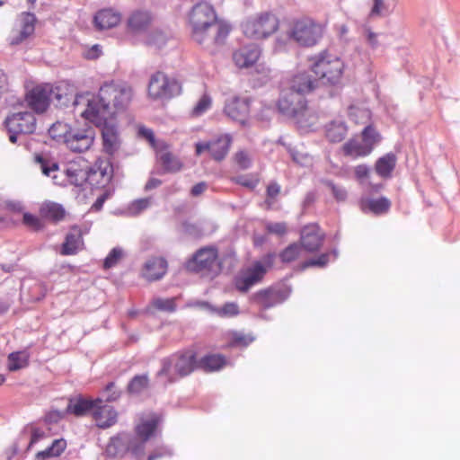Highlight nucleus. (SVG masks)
<instances>
[{"label":"nucleus","instance_id":"nucleus-22","mask_svg":"<svg viewBox=\"0 0 460 460\" xmlns=\"http://www.w3.org/2000/svg\"><path fill=\"white\" fill-rule=\"evenodd\" d=\"M318 80L310 72L305 71L295 75L289 82V90L297 96L312 93L318 86Z\"/></svg>","mask_w":460,"mask_h":460},{"label":"nucleus","instance_id":"nucleus-40","mask_svg":"<svg viewBox=\"0 0 460 460\" xmlns=\"http://www.w3.org/2000/svg\"><path fill=\"white\" fill-rule=\"evenodd\" d=\"M337 257H338V251L336 249H334L329 252L322 253L321 255H319L316 258H312V259L305 261L302 264V270H305L309 267H314V266L320 267V268L325 267L331 260L334 261V260H336Z\"/></svg>","mask_w":460,"mask_h":460},{"label":"nucleus","instance_id":"nucleus-51","mask_svg":"<svg viewBox=\"0 0 460 460\" xmlns=\"http://www.w3.org/2000/svg\"><path fill=\"white\" fill-rule=\"evenodd\" d=\"M369 15L371 17H380L390 13L389 4L385 0H372Z\"/></svg>","mask_w":460,"mask_h":460},{"label":"nucleus","instance_id":"nucleus-15","mask_svg":"<svg viewBox=\"0 0 460 460\" xmlns=\"http://www.w3.org/2000/svg\"><path fill=\"white\" fill-rule=\"evenodd\" d=\"M290 290L284 286L270 287L256 292L252 300L261 309L266 310L282 304L289 296Z\"/></svg>","mask_w":460,"mask_h":460},{"label":"nucleus","instance_id":"nucleus-17","mask_svg":"<svg viewBox=\"0 0 460 460\" xmlns=\"http://www.w3.org/2000/svg\"><path fill=\"white\" fill-rule=\"evenodd\" d=\"M154 21L153 13L146 9H136L126 19V31L132 36L146 33Z\"/></svg>","mask_w":460,"mask_h":460},{"label":"nucleus","instance_id":"nucleus-3","mask_svg":"<svg viewBox=\"0 0 460 460\" xmlns=\"http://www.w3.org/2000/svg\"><path fill=\"white\" fill-rule=\"evenodd\" d=\"M35 163L40 166L44 175L53 179L55 184L62 185L64 183V180L59 181L58 174H60L65 176L67 182L72 185L77 187L87 186V165L83 166L78 163H70L61 171L58 162L43 155H37Z\"/></svg>","mask_w":460,"mask_h":460},{"label":"nucleus","instance_id":"nucleus-13","mask_svg":"<svg viewBox=\"0 0 460 460\" xmlns=\"http://www.w3.org/2000/svg\"><path fill=\"white\" fill-rule=\"evenodd\" d=\"M232 137L228 134L219 135L210 138L208 141H199L195 144V153L200 155L208 151L211 157L217 162L225 159L228 154Z\"/></svg>","mask_w":460,"mask_h":460},{"label":"nucleus","instance_id":"nucleus-47","mask_svg":"<svg viewBox=\"0 0 460 460\" xmlns=\"http://www.w3.org/2000/svg\"><path fill=\"white\" fill-rule=\"evenodd\" d=\"M361 141L365 143L367 146H372V150L376 144L380 141V135L378 132L373 128L371 125H368L364 128L362 130V139Z\"/></svg>","mask_w":460,"mask_h":460},{"label":"nucleus","instance_id":"nucleus-63","mask_svg":"<svg viewBox=\"0 0 460 460\" xmlns=\"http://www.w3.org/2000/svg\"><path fill=\"white\" fill-rule=\"evenodd\" d=\"M208 188V184L204 181H200L197 184H195L191 190H190V194L193 196V197H197L200 194H202Z\"/></svg>","mask_w":460,"mask_h":460},{"label":"nucleus","instance_id":"nucleus-2","mask_svg":"<svg viewBox=\"0 0 460 460\" xmlns=\"http://www.w3.org/2000/svg\"><path fill=\"white\" fill-rule=\"evenodd\" d=\"M191 37L199 45H222L225 43L231 27L218 21L214 7L206 3L196 4L189 13Z\"/></svg>","mask_w":460,"mask_h":460},{"label":"nucleus","instance_id":"nucleus-64","mask_svg":"<svg viewBox=\"0 0 460 460\" xmlns=\"http://www.w3.org/2000/svg\"><path fill=\"white\" fill-rule=\"evenodd\" d=\"M280 192V186L277 182H271L267 187V197L274 199Z\"/></svg>","mask_w":460,"mask_h":460},{"label":"nucleus","instance_id":"nucleus-12","mask_svg":"<svg viewBox=\"0 0 460 460\" xmlns=\"http://www.w3.org/2000/svg\"><path fill=\"white\" fill-rule=\"evenodd\" d=\"M218 251L214 246L199 249L185 263L187 270L194 273H210L217 267Z\"/></svg>","mask_w":460,"mask_h":460},{"label":"nucleus","instance_id":"nucleus-29","mask_svg":"<svg viewBox=\"0 0 460 460\" xmlns=\"http://www.w3.org/2000/svg\"><path fill=\"white\" fill-rule=\"evenodd\" d=\"M36 16L32 13H23L21 19V30L17 35L13 36L10 43L19 45L34 33Z\"/></svg>","mask_w":460,"mask_h":460},{"label":"nucleus","instance_id":"nucleus-58","mask_svg":"<svg viewBox=\"0 0 460 460\" xmlns=\"http://www.w3.org/2000/svg\"><path fill=\"white\" fill-rule=\"evenodd\" d=\"M238 305L235 303H226L217 310V314L220 316H234L238 314Z\"/></svg>","mask_w":460,"mask_h":460},{"label":"nucleus","instance_id":"nucleus-25","mask_svg":"<svg viewBox=\"0 0 460 460\" xmlns=\"http://www.w3.org/2000/svg\"><path fill=\"white\" fill-rule=\"evenodd\" d=\"M168 263L163 257H152L143 265L141 275L152 282L161 279L167 272Z\"/></svg>","mask_w":460,"mask_h":460},{"label":"nucleus","instance_id":"nucleus-50","mask_svg":"<svg viewBox=\"0 0 460 460\" xmlns=\"http://www.w3.org/2000/svg\"><path fill=\"white\" fill-rule=\"evenodd\" d=\"M152 198H143L132 201L128 207L129 213L137 216L150 207Z\"/></svg>","mask_w":460,"mask_h":460},{"label":"nucleus","instance_id":"nucleus-19","mask_svg":"<svg viewBox=\"0 0 460 460\" xmlns=\"http://www.w3.org/2000/svg\"><path fill=\"white\" fill-rule=\"evenodd\" d=\"M225 114L232 120L245 125L250 113V100L246 97L234 96L227 99L224 108Z\"/></svg>","mask_w":460,"mask_h":460},{"label":"nucleus","instance_id":"nucleus-41","mask_svg":"<svg viewBox=\"0 0 460 460\" xmlns=\"http://www.w3.org/2000/svg\"><path fill=\"white\" fill-rule=\"evenodd\" d=\"M40 213L44 217L58 222L64 218L66 211L59 204L49 203L41 208Z\"/></svg>","mask_w":460,"mask_h":460},{"label":"nucleus","instance_id":"nucleus-23","mask_svg":"<svg viewBox=\"0 0 460 460\" xmlns=\"http://www.w3.org/2000/svg\"><path fill=\"white\" fill-rule=\"evenodd\" d=\"M29 106L37 113H43L51 102L49 84L34 87L26 97Z\"/></svg>","mask_w":460,"mask_h":460},{"label":"nucleus","instance_id":"nucleus-56","mask_svg":"<svg viewBox=\"0 0 460 460\" xmlns=\"http://www.w3.org/2000/svg\"><path fill=\"white\" fill-rule=\"evenodd\" d=\"M181 227L183 233L190 237L199 238L202 235V229L194 223L184 221Z\"/></svg>","mask_w":460,"mask_h":460},{"label":"nucleus","instance_id":"nucleus-43","mask_svg":"<svg viewBox=\"0 0 460 460\" xmlns=\"http://www.w3.org/2000/svg\"><path fill=\"white\" fill-rule=\"evenodd\" d=\"M302 252V247L297 243H293L286 247L279 254V257L282 263H291L299 258Z\"/></svg>","mask_w":460,"mask_h":460},{"label":"nucleus","instance_id":"nucleus-26","mask_svg":"<svg viewBox=\"0 0 460 460\" xmlns=\"http://www.w3.org/2000/svg\"><path fill=\"white\" fill-rule=\"evenodd\" d=\"M323 239L324 234L315 225L306 226L301 231V247L309 252L318 251L323 243Z\"/></svg>","mask_w":460,"mask_h":460},{"label":"nucleus","instance_id":"nucleus-53","mask_svg":"<svg viewBox=\"0 0 460 460\" xmlns=\"http://www.w3.org/2000/svg\"><path fill=\"white\" fill-rule=\"evenodd\" d=\"M279 143L281 144L282 146H284L287 149V151L288 152V154L290 155L292 160L296 163V164H302L304 165L307 159H308V156L306 155H303L301 153H299L295 147H293L290 144H287L285 143L282 138H279Z\"/></svg>","mask_w":460,"mask_h":460},{"label":"nucleus","instance_id":"nucleus-20","mask_svg":"<svg viewBox=\"0 0 460 460\" xmlns=\"http://www.w3.org/2000/svg\"><path fill=\"white\" fill-rule=\"evenodd\" d=\"M266 274V268L261 261H254L243 274L235 278V287L240 292H247L261 282Z\"/></svg>","mask_w":460,"mask_h":460},{"label":"nucleus","instance_id":"nucleus-45","mask_svg":"<svg viewBox=\"0 0 460 460\" xmlns=\"http://www.w3.org/2000/svg\"><path fill=\"white\" fill-rule=\"evenodd\" d=\"M322 183L331 190L337 202H343L347 199L348 192L343 186L335 184L332 180H323Z\"/></svg>","mask_w":460,"mask_h":460},{"label":"nucleus","instance_id":"nucleus-54","mask_svg":"<svg viewBox=\"0 0 460 460\" xmlns=\"http://www.w3.org/2000/svg\"><path fill=\"white\" fill-rule=\"evenodd\" d=\"M267 233L283 236L288 233V226L285 222H268L265 225Z\"/></svg>","mask_w":460,"mask_h":460},{"label":"nucleus","instance_id":"nucleus-32","mask_svg":"<svg viewBox=\"0 0 460 460\" xmlns=\"http://www.w3.org/2000/svg\"><path fill=\"white\" fill-rule=\"evenodd\" d=\"M343 154L352 158L364 157L372 152V146H367L359 139H349L342 146Z\"/></svg>","mask_w":460,"mask_h":460},{"label":"nucleus","instance_id":"nucleus-11","mask_svg":"<svg viewBox=\"0 0 460 460\" xmlns=\"http://www.w3.org/2000/svg\"><path fill=\"white\" fill-rule=\"evenodd\" d=\"M9 133V140L16 143L19 135L31 134L36 129V118L32 112L20 111L13 113L4 120Z\"/></svg>","mask_w":460,"mask_h":460},{"label":"nucleus","instance_id":"nucleus-59","mask_svg":"<svg viewBox=\"0 0 460 460\" xmlns=\"http://www.w3.org/2000/svg\"><path fill=\"white\" fill-rule=\"evenodd\" d=\"M111 196V192L110 190H106L102 195H100L95 202L92 205L91 210L92 211H100L105 201Z\"/></svg>","mask_w":460,"mask_h":460},{"label":"nucleus","instance_id":"nucleus-16","mask_svg":"<svg viewBox=\"0 0 460 460\" xmlns=\"http://www.w3.org/2000/svg\"><path fill=\"white\" fill-rule=\"evenodd\" d=\"M66 146L73 151L82 153L87 151L93 143L94 130L89 127L81 129H71L64 134Z\"/></svg>","mask_w":460,"mask_h":460},{"label":"nucleus","instance_id":"nucleus-18","mask_svg":"<svg viewBox=\"0 0 460 460\" xmlns=\"http://www.w3.org/2000/svg\"><path fill=\"white\" fill-rule=\"evenodd\" d=\"M279 111L290 118H299L304 116L306 111V102L303 97L297 96L294 93H289L282 92L278 102Z\"/></svg>","mask_w":460,"mask_h":460},{"label":"nucleus","instance_id":"nucleus-21","mask_svg":"<svg viewBox=\"0 0 460 460\" xmlns=\"http://www.w3.org/2000/svg\"><path fill=\"white\" fill-rule=\"evenodd\" d=\"M94 405L92 417L97 427L108 429L117 422L118 412L112 406L103 402L102 398H96Z\"/></svg>","mask_w":460,"mask_h":460},{"label":"nucleus","instance_id":"nucleus-44","mask_svg":"<svg viewBox=\"0 0 460 460\" xmlns=\"http://www.w3.org/2000/svg\"><path fill=\"white\" fill-rule=\"evenodd\" d=\"M121 390L116 385L114 382L108 383L104 389L101 393V396L98 398H102L103 402H113L119 400L121 396Z\"/></svg>","mask_w":460,"mask_h":460},{"label":"nucleus","instance_id":"nucleus-60","mask_svg":"<svg viewBox=\"0 0 460 460\" xmlns=\"http://www.w3.org/2000/svg\"><path fill=\"white\" fill-rule=\"evenodd\" d=\"M50 447L53 448L55 456H59L66 447V441L64 438L55 439Z\"/></svg>","mask_w":460,"mask_h":460},{"label":"nucleus","instance_id":"nucleus-42","mask_svg":"<svg viewBox=\"0 0 460 460\" xmlns=\"http://www.w3.org/2000/svg\"><path fill=\"white\" fill-rule=\"evenodd\" d=\"M26 435H30V441L26 447V451L31 450L35 444L47 437L45 430L32 425H28L22 429V436L24 437Z\"/></svg>","mask_w":460,"mask_h":460},{"label":"nucleus","instance_id":"nucleus-61","mask_svg":"<svg viewBox=\"0 0 460 460\" xmlns=\"http://www.w3.org/2000/svg\"><path fill=\"white\" fill-rule=\"evenodd\" d=\"M370 168L367 164H359L355 167L354 173L355 177L358 181L367 179L369 175Z\"/></svg>","mask_w":460,"mask_h":460},{"label":"nucleus","instance_id":"nucleus-14","mask_svg":"<svg viewBox=\"0 0 460 460\" xmlns=\"http://www.w3.org/2000/svg\"><path fill=\"white\" fill-rule=\"evenodd\" d=\"M87 185L91 188H105L114 174V166L111 159L97 160L93 166L87 165Z\"/></svg>","mask_w":460,"mask_h":460},{"label":"nucleus","instance_id":"nucleus-57","mask_svg":"<svg viewBox=\"0 0 460 460\" xmlns=\"http://www.w3.org/2000/svg\"><path fill=\"white\" fill-rule=\"evenodd\" d=\"M234 160L237 165L243 170L248 169L252 165V161L249 155L243 150L235 154Z\"/></svg>","mask_w":460,"mask_h":460},{"label":"nucleus","instance_id":"nucleus-46","mask_svg":"<svg viewBox=\"0 0 460 460\" xmlns=\"http://www.w3.org/2000/svg\"><path fill=\"white\" fill-rule=\"evenodd\" d=\"M346 134V128L342 123L332 122L327 128L326 136L332 142H340Z\"/></svg>","mask_w":460,"mask_h":460},{"label":"nucleus","instance_id":"nucleus-38","mask_svg":"<svg viewBox=\"0 0 460 460\" xmlns=\"http://www.w3.org/2000/svg\"><path fill=\"white\" fill-rule=\"evenodd\" d=\"M30 355L27 351H15L8 356V369L9 371H17L23 368L29 364Z\"/></svg>","mask_w":460,"mask_h":460},{"label":"nucleus","instance_id":"nucleus-28","mask_svg":"<svg viewBox=\"0 0 460 460\" xmlns=\"http://www.w3.org/2000/svg\"><path fill=\"white\" fill-rule=\"evenodd\" d=\"M359 205L363 213H372L375 216H381L388 213L392 203L387 198L380 197L378 199H361Z\"/></svg>","mask_w":460,"mask_h":460},{"label":"nucleus","instance_id":"nucleus-34","mask_svg":"<svg viewBox=\"0 0 460 460\" xmlns=\"http://www.w3.org/2000/svg\"><path fill=\"white\" fill-rule=\"evenodd\" d=\"M157 161L162 165L164 172H176L182 167L181 161L168 151L158 152Z\"/></svg>","mask_w":460,"mask_h":460},{"label":"nucleus","instance_id":"nucleus-9","mask_svg":"<svg viewBox=\"0 0 460 460\" xmlns=\"http://www.w3.org/2000/svg\"><path fill=\"white\" fill-rule=\"evenodd\" d=\"M181 92L178 80L169 77L163 72H156L150 77L148 95L155 100H167L177 96Z\"/></svg>","mask_w":460,"mask_h":460},{"label":"nucleus","instance_id":"nucleus-37","mask_svg":"<svg viewBox=\"0 0 460 460\" xmlns=\"http://www.w3.org/2000/svg\"><path fill=\"white\" fill-rule=\"evenodd\" d=\"M149 386V378L146 374L135 376L127 385V392L132 395H139Z\"/></svg>","mask_w":460,"mask_h":460},{"label":"nucleus","instance_id":"nucleus-30","mask_svg":"<svg viewBox=\"0 0 460 460\" xmlns=\"http://www.w3.org/2000/svg\"><path fill=\"white\" fill-rule=\"evenodd\" d=\"M95 399L86 398L84 396H77L71 398L66 407V411L73 413L77 417L84 416L87 414L92 415L93 409L95 406Z\"/></svg>","mask_w":460,"mask_h":460},{"label":"nucleus","instance_id":"nucleus-27","mask_svg":"<svg viewBox=\"0 0 460 460\" xmlns=\"http://www.w3.org/2000/svg\"><path fill=\"white\" fill-rule=\"evenodd\" d=\"M260 53V49L257 45H245L233 53V60L240 68L250 67L258 60Z\"/></svg>","mask_w":460,"mask_h":460},{"label":"nucleus","instance_id":"nucleus-5","mask_svg":"<svg viewBox=\"0 0 460 460\" xmlns=\"http://www.w3.org/2000/svg\"><path fill=\"white\" fill-rule=\"evenodd\" d=\"M309 61L311 72L317 77L318 83L332 86L341 84L344 63L340 58L323 51L312 57Z\"/></svg>","mask_w":460,"mask_h":460},{"label":"nucleus","instance_id":"nucleus-62","mask_svg":"<svg viewBox=\"0 0 460 460\" xmlns=\"http://www.w3.org/2000/svg\"><path fill=\"white\" fill-rule=\"evenodd\" d=\"M165 456H172L171 449L167 447H158L148 456L147 460H156Z\"/></svg>","mask_w":460,"mask_h":460},{"label":"nucleus","instance_id":"nucleus-36","mask_svg":"<svg viewBox=\"0 0 460 460\" xmlns=\"http://www.w3.org/2000/svg\"><path fill=\"white\" fill-rule=\"evenodd\" d=\"M199 362V367L205 371H216L226 365V358L221 355H207Z\"/></svg>","mask_w":460,"mask_h":460},{"label":"nucleus","instance_id":"nucleus-48","mask_svg":"<svg viewBox=\"0 0 460 460\" xmlns=\"http://www.w3.org/2000/svg\"><path fill=\"white\" fill-rule=\"evenodd\" d=\"M153 305L160 311L172 313L176 310L177 305L175 298H155L153 301Z\"/></svg>","mask_w":460,"mask_h":460},{"label":"nucleus","instance_id":"nucleus-33","mask_svg":"<svg viewBox=\"0 0 460 460\" xmlns=\"http://www.w3.org/2000/svg\"><path fill=\"white\" fill-rule=\"evenodd\" d=\"M396 161L397 158L394 153L385 154L376 162V172L384 179L390 178L395 168Z\"/></svg>","mask_w":460,"mask_h":460},{"label":"nucleus","instance_id":"nucleus-55","mask_svg":"<svg viewBox=\"0 0 460 460\" xmlns=\"http://www.w3.org/2000/svg\"><path fill=\"white\" fill-rule=\"evenodd\" d=\"M22 223L26 226L30 227L31 229H32L34 231H39L43 227V224H42L41 220L38 217H36L29 212H26L23 214Z\"/></svg>","mask_w":460,"mask_h":460},{"label":"nucleus","instance_id":"nucleus-8","mask_svg":"<svg viewBox=\"0 0 460 460\" xmlns=\"http://www.w3.org/2000/svg\"><path fill=\"white\" fill-rule=\"evenodd\" d=\"M49 89L51 102L60 108L68 107L70 104L77 107L86 103V109H88L89 101L98 98V94L95 96L89 93H76L74 87L66 82H60L55 86L49 84Z\"/></svg>","mask_w":460,"mask_h":460},{"label":"nucleus","instance_id":"nucleus-35","mask_svg":"<svg viewBox=\"0 0 460 460\" xmlns=\"http://www.w3.org/2000/svg\"><path fill=\"white\" fill-rule=\"evenodd\" d=\"M158 421V418L154 416L137 426L136 432L137 436L142 438V441L137 440V443L145 444L149 439V438L155 433Z\"/></svg>","mask_w":460,"mask_h":460},{"label":"nucleus","instance_id":"nucleus-31","mask_svg":"<svg viewBox=\"0 0 460 460\" xmlns=\"http://www.w3.org/2000/svg\"><path fill=\"white\" fill-rule=\"evenodd\" d=\"M83 243L82 233L78 226H73L66 234L62 245L61 254L73 255L78 252L79 245Z\"/></svg>","mask_w":460,"mask_h":460},{"label":"nucleus","instance_id":"nucleus-39","mask_svg":"<svg viewBox=\"0 0 460 460\" xmlns=\"http://www.w3.org/2000/svg\"><path fill=\"white\" fill-rule=\"evenodd\" d=\"M169 37V34L164 31L155 29L147 34L146 44L147 46L160 49L166 45Z\"/></svg>","mask_w":460,"mask_h":460},{"label":"nucleus","instance_id":"nucleus-49","mask_svg":"<svg viewBox=\"0 0 460 460\" xmlns=\"http://www.w3.org/2000/svg\"><path fill=\"white\" fill-rule=\"evenodd\" d=\"M123 256V251L119 247H114L104 259L103 268L108 270L118 264Z\"/></svg>","mask_w":460,"mask_h":460},{"label":"nucleus","instance_id":"nucleus-10","mask_svg":"<svg viewBox=\"0 0 460 460\" xmlns=\"http://www.w3.org/2000/svg\"><path fill=\"white\" fill-rule=\"evenodd\" d=\"M105 452L110 457H121L131 453L138 458L144 455V443H137V439L131 434L122 432L111 438Z\"/></svg>","mask_w":460,"mask_h":460},{"label":"nucleus","instance_id":"nucleus-52","mask_svg":"<svg viewBox=\"0 0 460 460\" xmlns=\"http://www.w3.org/2000/svg\"><path fill=\"white\" fill-rule=\"evenodd\" d=\"M211 103H212L211 97L208 94L204 93L200 97V99L199 100L197 104L194 106V108L192 110V114L194 116H200V115H202L208 110H209V108L211 107Z\"/></svg>","mask_w":460,"mask_h":460},{"label":"nucleus","instance_id":"nucleus-4","mask_svg":"<svg viewBox=\"0 0 460 460\" xmlns=\"http://www.w3.org/2000/svg\"><path fill=\"white\" fill-rule=\"evenodd\" d=\"M161 366L156 376L165 378V384H171L189 376L199 367V362L193 350H185L164 358Z\"/></svg>","mask_w":460,"mask_h":460},{"label":"nucleus","instance_id":"nucleus-7","mask_svg":"<svg viewBox=\"0 0 460 460\" xmlns=\"http://www.w3.org/2000/svg\"><path fill=\"white\" fill-rule=\"evenodd\" d=\"M288 38L300 46L315 45L323 36V27L308 17L296 19L288 32Z\"/></svg>","mask_w":460,"mask_h":460},{"label":"nucleus","instance_id":"nucleus-24","mask_svg":"<svg viewBox=\"0 0 460 460\" xmlns=\"http://www.w3.org/2000/svg\"><path fill=\"white\" fill-rule=\"evenodd\" d=\"M122 14L112 7L102 8L97 11L93 16V24L99 31L108 30L119 24Z\"/></svg>","mask_w":460,"mask_h":460},{"label":"nucleus","instance_id":"nucleus-6","mask_svg":"<svg viewBox=\"0 0 460 460\" xmlns=\"http://www.w3.org/2000/svg\"><path fill=\"white\" fill-rule=\"evenodd\" d=\"M279 25V19L274 13L264 12L248 18L242 23V30L246 37L261 40L273 34Z\"/></svg>","mask_w":460,"mask_h":460},{"label":"nucleus","instance_id":"nucleus-1","mask_svg":"<svg viewBox=\"0 0 460 460\" xmlns=\"http://www.w3.org/2000/svg\"><path fill=\"white\" fill-rule=\"evenodd\" d=\"M131 96L129 87L105 83L99 90L98 98L90 100L88 109L82 111V116L101 128L103 150L109 155H113L120 146L114 115L127 108Z\"/></svg>","mask_w":460,"mask_h":460}]
</instances>
